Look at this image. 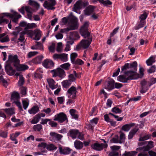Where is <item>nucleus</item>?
<instances>
[{
    "label": "nucleus",
    "instance_id": "1",
    "mask_svg": "<svg viewBox=\"0 0 156 156\" xmlns=\"http://www.w3.org/2000/svg\"><path fill=\"white\" fill-rule=\"evenodd\" d=\"M19 62L20 61L18 58L17 55H9L8 56V59L6 61V63L5 66V69L7 74L9 75H13L16 71L15 70L12 69L9 63H13V65L15 67L17 66Z\"/></svg>",
    "mask_w": 156,
    "mask_h": 156
},
{
    "label": "nucleus",
    "instance_id": "2",
    "mask_svg": "<svg viewBox=\"0 0 156 156\" xmlns=\"http://www.w3.org/2000/svg\"><path fill=\"white\" fill-rule=\"evenodd\" d=\"M125 75H120L118 77V80L120 82L123 83H127L129 80L137 79L138 74L135 71H128L125 72Z\"/></svg>",
    "mask_w": 156,
    "mask_h": 156
},
{
    "label": "nucleus",
    "instance_id": "3",
    "mask_svg": "<svg viewBox=\"0 0 156 156\" xmlns=\"http://www.w3.org/2000/svg\"><path fill=\"white\" fill-rule=\"evenodd\" d=\"M84 39L82 40L77 45L76 49L78 51L81 48L86 49L88 48L92 41V37L91 36H83Z\"/></svg>",
    "mask_w": 156,
    "mask_h": 156
},
{
    "label": "nucleus",
    "instance_id": "4",
    "mask_svg": "<svg viewBox=\"0 0 156 156\" xmlns=\"http://www.w3.org/2000/svg\"><path fill=\"white\" fill-rule=\"evenodd\" d=\"M69 20L71 23V25L69 27L66 28L61 29L60 30L61 33H67L68 31L70 30H75L78 28V20L76 17L74 16H72L70 17Z\"/></svg>",
    "mask_w": 156,
    "mask_h": 156
},
{
    "label": "nucleus",
    "instance_id": "5",
    "mask_svg": "<svg viewBox=\"0 0 156 156\" xmlns=\"http://www.w3.org/2000/svg\"><path fill=\"white\" fill-rule=\"evenodd\" d=\"M51 72L53 73V77L58 76L60 78L62 79L64 78L66 76L64 70L61 68H58L56 69L52 70Z\"/></svg>",
    "mask_w": 156,
    "mask_h": 156
},
{
    "label": "nucleus",
    "instance_id": "6",
    "mask_svg": "<svg viewBox=\"0 0 156 156\" xmlns=\"http://www.w3.org/2000/svg\"><path fill=\"white\" fill-rule=\"evenodd\" d=\"M56 3L55 0H47L43 4L44 7L48 10H54L55 7L54 6Z\"/></svg>",
    "mask_w": 156,
    "mask_h": 156
},
{
    "label": "nucleus",
    "instance_id": "7",
    "mask_svg": "<svg viewBox=\"0 0 156 156\" xmlns=\"http://www.w3.org/2000/svg\"><path fill=\"white\" fill-rule=\"evenodd\" d=\"M53 120L54 121H57L60 123H62L66 120H67V122H68L67 116L63 112H61L55 115Z\"/></svg>",
    "mask_w": 156,
    "mask_h": 156
},
{
    "label": "nucleus",
    "instance_id": "8",
    "mask_svg": "<svg viewBox=\"0 0 156 156\" xmlns=\"http://www.w3.org/2000/svg\"><path fill=\"white\" fill-rule=\"evenodd\" d=\"M77 92L76 88L73 86H72L67 91L68 97L73 99H76Z\"/></svg>",
    "mask_w": 156,
    "mask_h": 156
},
{
    "label": "nucleus",
    "instance_id": "9",
    "mask_svg": "<svg viewBox=\"0 0 156 156\" xmlns=\"http://www.w3.org/2000/svg\"><path fill=\"white\" fill-rule=\"evenodd\" d=\"M88 22H86L81 27L80 33L82 36H90V33L88 31Z\"/></svg>",
    "mask_w": 156,
    "mask_h": 156
},
{
    "label": "nucleus",
    "instance_id": "10",
    "mask_svg": "<svg viewBox=\"0 0 156 156\" xmlns=\"http://www.w3.org/2000/svg\"><path fill=\"white\" fill-rule=\"evenodd\" d=\"M5 17H12V15L9 13H4L0 15V24L2 23L7 24L9 22L8 20L5 18Z\"/></svg>",
    "mask_w": 156,
    "mask_h": 156
},
{
    "label": "nucleus",
    "instance_id": "11",
    "mask_svg": "<svg viewBox=\"0 0 156 156\" xmlns=\"http://www.w3.org/2000/svg\"><path fill=\"white\" fill-rule=\"evenodd\" d=\"M154 142L152 141H150L148 142V144L145 146L140 147L136 148L137 151L144 150V151H148L154 147Z\"/></svg>",
    "mask_w": 156,
    "mask_h": 156
},
{
    "label": "nucleus",
    "instance_id": "12",
    "mask_svg": "<svg viewBox=\"0 0 156 156\" xmlns=\"http://www.w3.org/2000/svg\"><path fill=\"white\" fill-rule=\"evenodd\" d=\"M107 147L108 144H99L97 143H95L91 146L93 149L97 151H101L103 148H107Z\"/></svg>",
    "mask_w": 156,
    "mask_h": 156
},
{
    "label": "nucleus",
    "instance_id": "13",
    "mask_svg": "<svg viewBox=\"0 0 156 156\" xmlns=\"http://www.w3.org/2000/svg\"><path fill=\"white\" fill-rule=\"evenodd\" d=\"M141 87L140 91L141 93H145L149 88L148 85L145 80H143L140 83Z\"/></svg>",
    "mask_w": 156,
    "mask_h": 156
},
{
    "label": "nucleus",
    "instance_id": "14",
    "mask_svg": "<svg viewBox=\"0 0 156 156\" xmlns=\"http://www.w3.org/2000/svg\"><path fill=\"white\" fill-rule=\"evenodd\" d=\"M42 64L43 66L46 68L50 69L54 66L53 62L48 59L45 60Z\"/></svg>",
    "mask_w": 156,
    "mask_h": 156
},
{
    "label": "nucleus",
    "instance_id": "15",
    "mask_svg": "<svg viewBox=\"0 0 156 156\" xmlns=\"http://www.w3.org/2000/svg\"><path fill=\"white\" fill-rule=\"evenodd\" d=\"M69 132L70 136L73 139H76L79 133V130L77 129H71Z\"/></svg>",
    "mask_w": 156,
    "mask_h": 156
},
{
    "label": "nucleus",
    "instance_id": "16",
    "mask_svg": "<svg viewBox=\"0 0 156 156\" xmlns=\"http://www.w3.org/2000/svg\"><path fill=\"white\" fill-rule=\"evenodd\" d=\"M94 9L95 6L91 5L89 6L84 10L85 14L87 16L90 15L93 13Z\"/></svg>",
    "mask_w": 156,
    "mask_h": 156
},
{
    "label": "nucleus",
    "instance_id": "17",
    "mask_svg": "<svg viewBox=\"0 0 156 156\" xmlns=\"http://www.w3.org/2000/svg\"><path fill=\"white\" fill-rule=\"evenodd\" d=\"M12 15V17H10L12 18V21L14 23H17L18 21V19L21 17V16L20 14H19L16 12H14L13 14H11Z\"/></svg>",
    "mask_w": 156,
    "mask_h": 156
},
{
    "label": "nucleus",
    "instance_id": "18",
    "mask_svg": "<svg viewBox=\"0 0 156 156\" xmlns=\"http://www.w3.org/2000/svg\"><path fill=\"white\" fill-rule=\"evenodd\" d=\"M59 148L60 153L61 154H68L70 152L71 150L69 148H63L61 146H59Z\"/></svg>",
    "mask_w": 156,
    "mask_h": 156
},
{
    "label": "nucleus",
    "instance_id": "19",
    "mask_svg": "<svg viewBox=\"0 0 156 156\" xmlns=\"http://www.w3.org/2000/svg\"><path fill=\"white\" fill-rule=\"evenodd\" d=\"M114 80L111 79L109 80L108 82V84L106 87V88L109 90H111L114 88Z\"/></svg>",
    "mask_w": 156,
    "mask_h": 156
},
{
    "label": "nucleus",
    "instance_id": "20",
    "mask_svg": "<svg viewBox=\"0 0 156 156\" xmlns=\"http://www.w3.org/2000/svg\"><path fill=\"white\" fill-rule=\"evenodd\" d=\"M81 2V0H79L76 2L74 5L73 11L76 12L77 10L81 9L82 8Z\"/></svg>",
    "mask_w": 156,
    "mask_h": 156
},
{
    "label": "nucleus",
    "instance_id": "21",
    "mask_svg": "<svg viewBox=\"0 0 156 156\" xmlns=\"http://www.w3.org/2000/svg\"><path fill=\"white\" fill-rule=\"evenodd\" d=\"M47 81L50 87L52 89H55L57 87L55 85V82L53 79L51 78L47 79Z\"/></svg>",
    "mask_w": 156,
    "mask_h": 156
},
{
    "label": "nucleus",
    "instance_id": "22",
    "mask_svg": "<svg viewBox=\"0 0 156 156\" xmlns=\"http://www.w3.org/2000/svg\"><path fill=\"white\" fill-rule=\"evenodd\" d=\"M17 70L18 71H23L28 69V66L26 65H20L19 63L17 66H15Z\"/></svg>",
    "mask_w": 156,
    "mask_h": 156
},
{
    "label": "nucleus",
    "instance_id": "23",
    "mask_svg": "<svg viewBox=\"0 0 156 156\" xmlns=\"http://www.w3.org/2000/svg\"><path fill=\"white\" fill-rule=\"evenodd\" d=\"M39 108L37 106H34L28 110V112L30 114H35L39 111Z\"/></svg>",
    "mask_w": 156,
    "mask_h": 156
},
{
    "label": "nucleus",
    "instance_id": "24",
    "mask_svg": "<svg viewBox=\"0 0 156 156\" xmlns=\"http://www.w3.org/2000/svg\"><path fill=\"white\" fill-rule=\"evenodd\" d=\"M74 145L76 149L80 150L83 148V144L80 141L76 140L74 143Z\"/></svg>",
    "mask_w": 156,
    "mask_h": 156
},
{
    "label": "nucleus",
    "instance_id": "25",
    "mask_svg": "<svg viewBox=\"0 0 156 156\" xmlns=\"http://www.w3.org/2000/svg\"><path fill=\"white\" fill-rule=\"evenodd\" d=\"M135 124L132 123L131 124H127L123 126L122 127V129L125 131H128L130 129L131 127L134 126Z\"/></svg>",
    "mask_w": 156,
    "mask_h": 156
},
{
    "label": "nucleus",
    "instance_id": "26",
    "mask_svg": "<svg viewBox=\"0 0 156 156\" xmlns=\"http://www.w3.org/2000/svg\"><path fill=\"white\" fill-rule=\"evenodd\" d=\"M20 98L19 93L16 92H13L11 95V101L13 102L14 101H18Z\"/></svg>",
    "mask_w": 156,
    "mask_h": 156
},
{
    "label": "nucleus",
    "instance_id": "27",
    "mask_svg": "<svg viewBox=\"0 0 156 156\" xmlns=\"http://www.w3.org/2000/svg\"><path fill=\"white\" fill-rule=\"evenodd\" d=\"M155 62V57L153 56L150 57L146 61V63L148 66H151Z\"/></svg>",
    "mask_w": 156,
    "mask_h": 156
},
{
    "label": "nucleus",
    "instance_id": "28",
    "mask_svg": "<svg viewBox=\"0 0 156 156\" xmlns=\"http://www.w3.org/2000/svg\"><path fill=\"white\" fill-rule=\"evenodd\" d=\"M138 130V129L137 128H135L131 130L129 133L128 139L129 140L131 139Z\"/></svg>",
    "mask_w": 156,
    "mask_h": 156
},
{
    "label": "nucleus",
    "instance_id": "29",
    "mask_svg": "<svg viewBox=\"0 0 156 156\" xmlns=\"http://www.w3.org/2000/svg\"><path fill=\"white\" fill-rule=\"evenodd\" d=\"M50 135L53 137V138H55L57 140H59L61 139L62 137V136L57 134L55 132H51L50 133Z\"/></svg>",
    "mask_w": 156,
    "mask_h": 156
},
{
    "label": "nucleus",
    "instance_id": "30",
    "mask_svg": "<svg viewBox=\"0 0 156 156\" xmlns=\"http://www.w3.org/2000/svg\"><path fill=\"white\" fill-rule=\"evenodd\" d=\"M35 35L34 39L36 40H39L41 36V31L39 29H36L34 30V33Z\"/></svg>",
    "mask_w": 156,
    "mask_h": 156
},
{
    "label": "nucleus",
    "instance_id": "31",
    "mask_svg": "<svg viewBox=\"0 0 156 156\" xmlns=\"http://www.w3.org/2000/svg\"><path fill=\"white\" fill-rule=\"evenodd\" d=\"M137 152L136 151H125L122 156H135Z\"/></svg>",
    "mask_w": 156,
    "mask_h": 156
},
{
    "label": "nucleus",
    "instance_id": "32",
    "mask_svg": "<svg viewBox=\"0 0 156 156\" xmlns=\"http://www.w3.org/2000/svg\"><path fill=\"white\" fill-rule=\"evenodd\" d=\"M43 73V70L42 68H39L36 71L35 73V76L36 77H38L39 78H42V75L41 73Z\"/></svg>",
    "mask_w": 156,
    "mask_h": 156
},
{
    "label": "nucleus",
    "instance_id": "33",
    "mask_svg": "<svg viewBox=\"0 0 156 156\" xmlns=\"http://www.w3.org/2000/svg\"><path fill=\"white\" fill-rule=\"evenodd\" d=\"M69 112L73 118L77 119L78 117L76 111L73 109L70 110Z\"/></svg>",
    "mask_w": 156,
    "mask_h": 156
},
{
    "label": "nucleus",
    "instance_id": "34",
    "mask_svg": "<svg viewBox=\"0 0 156 156\" xmlns=\"http://www.w3.org/2000/svg\"><path fill=\"white\" fill-rule=\"evenodd\" d=\"M71 83L68 80H65L62 82V86L65 88H68L71 85Z\"/></svg>",
    "mask_w": 156,
    "mask_h": 156
},
{
    "label": "nucleus",
    "instance_id": "35",
    "mask_svg": "<svg viewBox=\"0 0 156 156\" xmlns=\"http://www.w3.org/2000/svg\"><path fill=\"white\" fill-rule=\"evenodd\" d=\"M29 4L30 5L32 6L37 9L39 8L40 7L39 4L34 0H29Z\"/></svg>",
    "mask_w": 156,
    "mask_h": 156
},
{
    "label": "nucleus",
    "instance_id": "36",
    "mask_svg": "<svg viewBox=\"0 0 156 156\" xmlns=\"http://www.w3.org/2000/svg\"><path fill=\"white\" fill-rule=\"evenodd\" d=\"M60 59L64 62L67 61L68 60V54L65 53L60 54Z\"/></svg>",
    "mask_w": 156,
    "mask_h": 156
},
{
    "label": "nucleus",
    "instance_id": "37",
    "mask_svg": "<svg viewBox=\"0 0 156 156\" xmlns=\"http://www.w3.org/2000/svg\"><path fill=\"white\" fill-rule=\"evenodd\" d=\"M43 58V56H38L33 59V62L35 64L40 63Z\"/></svg>",
    "mask_w": 156,
    "mask_h": 156
},
{
    "label": "nucleus",
    "instance_id": "38",
    "mask_svg": "<svg viewBox=\"0 0 156 156\" xmlns=\"http://www.w3.org/2000/svg\"><path fill=\"white\" fill-rule=\"evenodd\" d=\"M99 1L101 3L105 6L111 5L112 4V2L109 0H96Z\"/></svg>",
    "mask_w": 156,
    "mask_h": 156
},
{
    "label": "nucleus",
    "instance_id": "39",
    "mask_svg": "<svg viewBox=\"0 0 156 156\" xmlns=\"http://www.w3.org/2000/svg\"><path fill=\"white\" fill-rule=\"evenodd\" d=\"M40 119V116L37 115L34 117L33 119L30 122L32 124H36L39 122Z\"/></svg>",
    "mask_w": 156,
    "mask_h": 156
},
{
    "label": "nucleus",
    "instance_id": "40",
    "mask_svg": "<svg viewBox=\"0 0 156 156\" xmlns=\"http://www.w3.org/2000/svg\"><path fill=\"white\" fill-rule=\"evenodd\" d=\"M22 30V28L20 27H16L15 28V30L12 33V34L16 38L20 32Z\"/></svg>",
    "mask_w": 156,
    "mask_h": 156
},
{
    "label": "nucleus",
    "instance_id": "41",
    "mask_svg": "<svg viewBox=\"0 0 156 156\" xmlns=\"http://www.w3.org/2000/svg\"><path fill=\"white\" fill-rule=\"evenodd\" d=\"M4 110L7 114L9 115H12L15 114L14 109L12 108H6Z\"/></svg>",
    "mask_w": 156,
    "mask_h": 156
},
{
    "label": "nucleus",
    "instance_id": "42",
    "mask_svg": "<svg viewBox=\"0 0 156 156\" xmlns=\"http://www.w3.org/2000/svg\"><path fill=\"white\" fill-rule=\"evenodd\" d=\"M22 33L23 34H27L30 36L32 37L34 35V32L31 30H23L22 31Z\"/></svg>",
    "mask_w": 156,
    "mask_h": 156
},
{
    "label": "nucleus",
    "instance_id": "43",
    "mask_svg": "<svg viewBox=\"0 0 156 156\" xmlns=\"http://www.w3.org/2000/svg\"><path fill=\"white\" fill-rule=\"evenodd\" d=\"M129 64V68H133L134 69V71L136 73V67H137V63L136 61H135L132 63Z\"/></svg>",
    "mask_w": 156,
    "mask_h": 156
},
{
    "label": "nucleus",
    "instance_id": "44",
    "mask_svg": "<svg viewBox=\"0 0 156 156\" xmlns=\"http://www.w3.org/2000/svg\"><path fill=\"white\" fill-rule=\"evenodd\" d=\"M33 129L34 131L39 132L42 129V126L40 124L35 125L33 126Z\"/></svg>",
    "mask_w": 156,
    "mask_h": 156
},
{
    "label": "nucleus",
    "instance_id": "45",
    "mask_svg": "<svg viewBox=\"0 0 156 156\" xmlns=\"http://www.w3.org/2000/svg\"><path fill=\"white\" fill-rule=\"evenodd\" d=\"M84 63V62L82 60L77 58L72 64L76 65H82Z\"/></svg>",
    "mask_w": 156,
    "mask_h": 156
},
{
    "label": "nucleus",
    "instance_id": "46",
    "mask_svg": "<svg viewBox=\"0 0 156 156\" xmlns=\"http://www.w3.org/2000/svg\"><path fill=\"white\" fill-rule=\"evenodd\" d=\"M70 36L75 39H78L80 38L79 35L78 33L76 31L72 32L70 33Z\"/></svg>",
    "mask_w": 156,
    "mask_h": 156
},
{
    "label": "nucleus",
    "instance_id": "47",
    "mask_svg": "<svg viewBox=\"0 0 156 156\" xmlns=\"http://www.w3.org/2000/svg\"><path fill=\"white\" fill-rule=\"evenodd\" d=\"M70 64L69 63H66L60 66L61 68L64 69L66 70H68L69 69Z\"/></svg>",
    "mask_w": 156,
    "mask_h": 156
},
{
    "label": "nucleus",
    "instance_id": "48",
    "mask_svg": "<svg viewBox=\"0 0 156 156\" xmlns=\"http://www.w3.org/2000/svg\"><path fill=\"white\" fill-rule=\"evenodd\" d=\"M77 56V54L76 53H72L70 55V59L72 63L76 59V58Z\"/></svg>",
    "mask_w": 156,
    "mask_h": 156
},
{
    "label": "nucleus",
    "instance_id": "49",
    "mask_svg": "<svg viewBox=\"0 0 156 156\" xmlns=\"http://www.w3.org/2000/svg\"><path fill=\"white\" fill-rule=\"evenodd\" d=\"M13 103H15L16 105L17 106L20 112L23 111V108L21 106V103L20 102L19 100L14 101H13Z\"/></svg>",
    "mask_w": 156,
    "mask_h": 156
},
{
    "label": "nucleus",
    "instance_id": "50",
    "mask_svg": "<svg viewBox=\"0 0 156 156\" xmlns=\"http://www.w3.org/2000/svg\"><path fill=\"white\" fill-rule=\"evenodd\" d=\"M68 77L69 78L68 80L72 83L73 82H74L76 78L75 77V75L73 73L70 74L68 75Z\"/></svg>",
    "mask_w": 156,
    "mask_h": 156
},
{
    "label": "nucleus",
    "instance_id": "51",
    "mask_svg": "<svg viewBox=\"0 0 156 156\" xmlns=\"http://www.w3.org/2000/svg\"><path fill=\"white\" fill-rule=\"evenodd\" d=\"M23 108L26 110L29 105V102L27 100H23L22 101Z\"/></svg>",
    "mask_w": 156,
    "mask_h": 156
},
{
    "label": "nucleus",
    "instance_id": "52",
    "mask_svg": "<svg viewBox=\"0 0 156 156\" xmlns=\"http://www.w3.org/2000/svg\"><path fill=\"white\" fill-rule=\"evenodd\" d=\"M156 67L155 66H152L150 68L147 70V72L149 73H151L154 72L156 70Z\"/></svg>",
    "mask_w": 156,
    "mask_h": 156
},
{
    "label": "nucleus",
    "instance_id": "53",
    "mask_svg": "<svg viewBox=\"0 0 156 156\" xmlns=\"http://www.w3.org/2000/svg\"><path fill=\"white\" fill-rule=\"evenodd\" d=\"M37 49L41 50H43V47L42 44L40 42H36Z\"/></svg>",
    "mask_w": 156,
    "mask_h": 156
},
{
    "label": "nucleus",
    "instance_id": "54",
    "mask_svg": "<svg viewBox=\"0 0 156 156\" xmlns=\"http://www.w3.org/2000/svg\"><path fill=\"white\" fill-rule=\"evenodd\" d=\"M7 133H8L6 131L0 130V136L3 138H6L7 136Z\"/></svg>",
    "mask_w": 156,
    "mask_h": 156
},
{
    "label": "nucleus",
    "instance_id": "55",
    "mask_svg": "<svg viewBox=\"0 0 156 156\" xmlns=\"http://www.w3.org/2000/svg\"><path fill=\"white\" fill-rule=\"evenodd\" d=\"M47 148L48 150L50 151H52L57 149V147L53 144H50L48 145L47 146Z\"/></svg>",
    "mask_w": 156,
    "mask_h": 156
},
{
    "label": "nucleus",
    "instance_id": "56",
    "mask_svg": "<svg viewBox=\"0 0 156 156\" xmlns=\"http://www.w3.org/2000/svg\"><path fill=\"white\" fill-rule=\"evenodd\" d=\"M62 50V43L59 42L58 43L56 51L59 52H61Z\"/></svg>",
    "mask_w": 156,
    "mask_h": 156
},
{
    "label": "nucleus",
    "instance_id": "57",
    "mask_svg": "<svg viewBox=\"0 0 156 156\" xmlns=\"http://www.w3.org/2000/svg\"><path fill=\"white\" fill-rule=\"evenodd\" d=\"M24 82V79L22 75L20 76V79L18 82L19 86H21L23 85Z\"/></svg>",
    "mask_w": 156,
    "mask_h": 156
},
{
    "label": "nucleus",
    "instance_id": "58",
    "mask_svg": "<svg viewBox=\"0 0 156 156\" xmlns=\"http://www.w3.org/2000/svg\"><path fill=\"white\" fill-rule=\"evenodd\" d=\"M112 111L115 113H120L122 112V111L121 109L117 107H115L112 109Z\"/></svg>",
    "mask_w": 156,
    "mask_h": 156
},
{
    "label": "nucleus",
    "instance_id": "59",
    "mask_svg": "<svg viewBox=\"0 0 156 156\" xmlns=\"http://www.w3.org/2000/svg\"><path fill=\"white\" fill-rule=\"evenodd\" d=\"M147 16V13L145 12H144L143 14H142L140 16V21H142L145 20Z\"/></svg>",
    "mask_w": 156,
    "mask_h": 156
},
{
    "label": "nucleus",
    "instance_id": "60",
    "mask_svg": "<svg viewBox=\"0 0 156 156\" xmlns=\"http://www.w3.org/2000/svg\"><path fill=\"white\" fill-rule=\"evenodd\" d=\"M140 153L137 156H148V153L147 151H144V150L139 151Z\"/></svg>",
    "mask_w": 156,
    "mask_h": 156
},
{
    "label": "nucleus",
    "instance_id": "61",
    "mask_svg": "<svg viewBox=\"0 0 156 156\" xmlns=\"http://www.w3.org/2000/svg\"><path fill=\"white\" fill-rule=\"evenodd\" d=\"M67 43H68L66 44V47L65 49V50L66 51H68L70 50V47L69 44L72 45L73 42L69 41H68Z\"/></svg>",
    "mask_w": 156,
    "mask_h": 156
},
{
    "label": "nucleus",
    "instance_id": "62",
    "mask_svg": "<svg viewBox=\"0 0 156 156\" xmlns=\"http://www.w3.org/2000/svg\"><path fill=\"white\" fill-rule=\"evenodd\" d=\"M55 43H52L51 45L48 47L49 51L51 52H53L55 51Z\"/></svg>",
    "mask_w": 156,
    "mask_h": 156
},
{
    "label": "nucleus",
    "instance_id": "63",
    "mask_svg": "<svg viewBox=\"0 0 156 156\" xmlns=\"http://www.w3.org/2000/svg\"><path fill=\"white\" fill-rule=\"evenodd\" d=\"M38 53L37 51H30L28 54V57L31 58Z\"/></svg>",
    "mask_w": 156,
    "mask_h": 156
},
{
    "label": "nucleus",
    "instance_id": "64",
    "mask_svg": "<svg viewBox=\"0 0 156 156\" xmlns=\"http://www.w3.org/2000/svg\"><path fill=\"white\" fill-rule=\"evenodd\" d=\"M119 155V153L118 151H112L110 152L108 156H118Z\"/></svg>",
    "mask_w": 156,
    "mask_h": 156
}]
</instances>
